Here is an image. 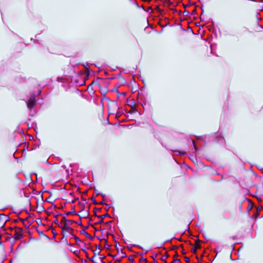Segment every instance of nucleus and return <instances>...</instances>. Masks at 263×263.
Masks as SVG:
<instances>
[{
    "instance_id": "nucleus-1",
    "label": "nucleus",
    "mask_w": 263,
    "mask_h": 263,
    "mask_svg": "<svg viewBox=\"0 0 263 263\" xmlns=\"http://www.w3.org/2000/svg\"><path fill=\"white\" fill-rule=\"evenodd\" d=\"M23 229L21 228H16L15 231V234L14 235V238L16 240H20L23 238Z\"/></svg>"
},
{
    "instance_id": "nucleus-2",
    "label": "nucleus",
    "mask_w": 263,
    "mask_h": 263,
    "mask_svg": "<svg viewBox=\"0 0 263 263\" xmlns=\"http://www.w3.org/2000/svg\"><path fill=\"white\" fill-rule=\"evenodd\" d=\"M27 107L29 109H31L32 108L35 104V98L34 97H31L28 101H26Z\"/></svg>"
},
{
    "instance_id": "nucleus-3",
    "label": "nucleus",
    "mask_w": 263,
    "mask_h": 263,
    "mask_svg": "<svg viewBox=\"0 0 263 263\" xmlns=\"http://www.w3.org/2000/svg\"><path fill=\"white\" fill-rule=\"evenodd\" d=\"M8 217L4 216L3 217H0V230L4 227L6 221H7Z\"/></svg>"
},
{
    "instance_id": "nucleus-4",
    "label": "nucleus",
    "mask_w": 263,
    "mask_h": 263,
    "mask_svg": "<svg viewBox=\"0 0 263 263\" xmlns=\"http://www.w3.org/2000/svg\"><path fill=\"white\" fill-rule=\"evenodd\" d=\"M61 223H65L67 226H70L73 223V221L67 219L65 217H63L61 220Z\"/></svg>"
},
{
    "instance_id": "nucleus-5",
    "label": "nucleus",
    "mask_w": 263,
    "mask_h": 263,
    "mask_svg": "<svg viewBox=\"0 0 263 263\" xmlns=\"http://www.w3.org/2000/svg\"><path fill=\"white\" fill-rule=\"evenodd\" d=\"M63 226H62V229L63 231H67L68 230L71 229L69 226H67L66 223H62Z\"/></svg>"
},
{
    "instance_id": "nucleus-6",
    "label": "nucleus",
    "mask_w": 263,
    "mask_h": 263,
    "mask_svg": "<svg viewBox=\"0 0 263 263\" xmlns=\"http://www.w3.org/2000/svg\"><path fill=\"white\" fill-rule=\"evenodd\" d=\"M217 140L218 143L222 144L223 143V142L224 141V139L223 137L219 136V137H217Z\"/></svg>"
},
{
    "instance_id": "nucleus-7",
    "label": "nucleus",
    "mask_w": 263,
    "mask_h": 263,
    "mask_svg": "<svg viewBox=\"0 0 263 263\" xmlns=\"http://www.w3.org/2000/svg\"><path fill=\"white\" fill-rule=\"evenodd\" d=\"M174 152L177 153L178 155H184L186 153L184 151H173Z\"/></svg>"
},
{
    "instance_id": "nucleus-8",
    "label": "nucleus",
    "mask_w": 263,
    "mask_h": 263,
    "mask_svg": "<svg viewBox=\"0 0 263 263\" xmlns=\"http://www.w3.org/2000/svg\"><path fill=\"white\" fill-rule=\"evenodd\" d=\"M200 245H198L197 246V247H194V248H192V252H193V253H195L196 252V251H197V249H198V248H200Z\"/></svg>"
},
{
    "instance_id": "nucleus-9",
    "label": "nucleus",
    "mask_w": 263,
    "mask_h": 263,
    "mask_svg": "<svg viewBox=\"0 0 263 263\" xmlns=\"http://www.w3.org/2000/svg\"><path fill=\"white\" fill-rule=\"evenodd\" d=\"M107 216H109V215L108 214H104V215L98 216V217L100 218V219H103L105 217H107Z\"/></svg>"
},
{
    "instance_id": "nucleus-10",
    "label": "nucleus",
    "mask_w": 263,
    "mask_h": 263,
    "mask_svg": "<svg viewBox=\"0 0 263 263\" xmlns=\"http://www.w3.org/2000/svg\"><path fill=\"white\" fill-rule=\"evenodd\" d=\"M192 143H193V146L194 147L195 152L197 151V146L195 145V142L194 141H192Z\"/></svg>"
},
{
    "instance_id": "nucleus-11",
    "label": "nucleus",
    "mask_w": 263,
    "mask_h": 263,
    "mask_svg": "<svg viewBox=\"0 0 263 263\" xmlns=\"http://www.w3.org/2000/svg\"><path fill=\"white\" fill-rule=\"evenodd\" d=\"M146 11L151 13L153 11V10L152 7H149L148 9L146 10Z\"/></svg>"
},
{
    "instance_id": "nucleus-12",
    "label": "nucleus",
    "mask_w": 263,
    "mask_h": 263,
    "mask_svg": "<svg viewBox=\"0 0 263 263\" xmlns=\"http://www.w3.org/2000/svg\"><path fill=\"white\" fill-rule=\"evenodd\" d=\"M134 5H135L137 6V7L140 8V6H139V5H138L137 2L136 1V0H134Z\"/></svg>"
},
{
    "instance_id": "nucleus-13",
    "label": "nucleus",
    "mask_w": 263,
    "mask_h": 263,
    "mask_svg": "<svg viewBox=\"0 0 263 263\" xmlns=\"http://www.w3.org/2000/svg\"><path fill=\"white\" fill-rule=\"evenodd\" d=\"M185 261L187 262V263H189L190 262V259L189 258L187 257H185Z\"/></svg>"
},
{
    "instance_id": "nucleus-14",
    "label": "nucleus",
    "mask_w": 263,
    "mask_h": 263,
    "mask_svg": "<svg viewBox=\"0 0 263 263\" xmlns=\"http://www.w3.org/2000/svg\"><path fill=\"white\" fill-rule=\"evenodd\" d=\"M179 261H180L179 259H175L174 260V261L172 263H176V262H179Z\"/></svg>"
},
{
    "instance_id": "nucleus-15",
    "label": "nucleus",
    "mask_w": 263,
    "mask_h": 263,
    "mask_svg": "<svg viewBox=\"0 0 263 263\" xmlns=\"http://www.w3.org/2000/svg\"><path fill=\"white\" fill-rule=\"evenodd\" d=\"M103 223V219H101L100 220H99L97 223L98 224H102Z\"/></svg>"
},
{
    "instance_id": "nucleus-16",
    "label": "nucleus",
    "mask_w": 263,
    "mask_h": 263,
    "mask_svg": "<svg viewBox=\"0 0 263 263\" xmlns=\"http://www.w3.org/2000/svg\"><path fill=\"white\" fill-rule=\"evenodd\" d=\"M128 259H129L130 261H132V262H133V261H134V259H133V258H132V256L129 257H128Z\"/></svg>"
},
{
    "instance_id": "nucleus-17",
    "label": "nucleus",
    "mask_w": 263,
    "mask_h": 263,
    "mask_svg": "<svg viewBox=\"0 0 263 263\" xmlns=\"http://www.w3.org/2000/svg\"><path fill=\"white\" fill-rule=\"evenodd\" d=\"M95 193H96V194H97V195H99L101 194H100V193H99V192H98V191H97V190H95Z\"/></svg>"
},
{
    "instance_id": "nucleus-18",
    "label": "nucleus",
    "mask_w": 263,
    "mask_h": 263,
    "mask_svg": "<svg viewBox=\"0 0 263 263\" xmlns=\"http://www.w3.org/2000/svg\"><path fill=\"white\" fill-rule=\"evenodd\" d=\"M140 8H142L144 10H145V8H144V6H143V5H142L141 6H140Z\"/></svg>"
},
{
    "instance_id": "nucleus-19",
    "label": "nucleus",
    "mask_w": 263,
    "mask_h": 263,
    "mask_svg": "<svg viewBox=\"0 0 263 263\" xmlns=\"http://www.w3.org/2000/svg\"><path fill=\"white\" fill-rule=\"evenodd\" d=\"M136 246L138 247V248H139L142 249V247H140V246L136 245Z\"/></svg>"
},
{
    "instance_id": "nucleus-20",
    "label": "nucleus",
    "mask_w": 263,
    "mask_h": 263,
    "mask_svg": "<svg viewBox=\"0 0 263 263\" xmlns=\"http://www.w3.org/2000/svg\"><path fill=\"white\" fill-rule=\"evenodd\" d=\"M93 203H94V204H97V202H96V201H95V200H94V201H93Z\"/></svg>"
},
{
    "instance_id": "nucleus-21",
    "label": "nucleus",
    "mask_w": 263,
    "mask_h": 263,
    "mask_svg": "<svg viewBox=\"0 0 263 263\" xmlns=\"http://www.w3.org/2000/svg\"><path fill=\"white\" fill-rule=\"evenodd\" d=\"M143 259V260H144V261H146V259H145H145Z\"/></svg>"
},
{
    "instance_id": "nucleus-22",
    "label": "nucleus",
    "mask_w": 263,
    "mask_h": 263,
    "mask_svg": "<svg viewBox=\"0 0 263 263\" xmlns=\"http://www.w3.org/2000/svg\"><path fill=\"white\" fill-rule=\"evenodd\" d=\"M101 203V204H103V202H101V203Z\"/></svg>"
}]
</instances>
